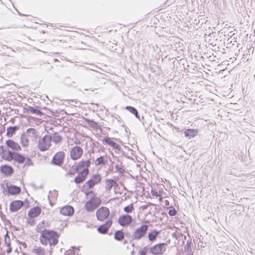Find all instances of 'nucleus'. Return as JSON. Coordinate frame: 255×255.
<instances>
[{"label":"nucleus","instance_id":"f257e3e1","mask_svg":"<svg viewBox=\"0 0 255 255\" xmlns=\"http://www.w3.org/2000/svg\"><path fill=\"white\" fill-rule=\"evenodd\" d=\"M5 144L0 146V155L2 159L8 161L12 160L13 166L22 171L33 166V163L29 157L16 152L21 150L18 143L12 139H8Z\"/></svg>","mask_w":255,"mask_h":255},{"label":"nucleus","instance_id":"f03ea898","mask_svg":"<svg viewBox=\"0 0 255 255\" xmlns=\"http://www.w3.org/2000/svg\"><path fill=\"white\" fill-rule=\"evenodd\" d=\"M59 235L56 231L44 229L41 232L40 237V243L44 245H47L49 244L50 246H55L58 244Z\"/></svg>","mask_w":255,"mask_h":255},{"label":"nucleus","instance_id":"7ed1b4c3","mask_svg":"<svg viewBox=\"0 0 255 255\" xmlns=\"http://www.w3.org/2000/svg\"><path fill=\"white\" fill-rule=\"evenodd\" d=\"M52 137L51 135L47 134L39 138L38 143V148L41 151L47 150L51 145Z\"/></svg>","mask_w":255,"mask_h":255},{"label":"nucleus","instance_id":"20e7f679","mask_svg":"<svg viewBox=\"0 0 255 255\" xmlns=\"http://www.w3.org/2000/svg\"><path fill=\"white\" fill-rule=\"evenodd\" d=\"M148 226L142 225L140 227L136 228L132 233L131 238L132 240H139L143 238L146 234Z\"/></svg>","mask_w":255,"mask_h":255},{"label":"nucleus","instance_id":"39448f33","mask_svg":"<svg viewBox=\"0 0 255 255\" xmlns=\"http://www.w3.org/2000/svg\"><path fill=\"white\" fill-rule=\"evenodd\" d=\"M167 245L165 243H159L150 247L149 253L153 255L162 254L165 251Z\"/></svg>","mask_w":255,"mask_h":255},{"label":"nucleus","instance_id":"423d86ee","mask_svg":"<svg viewBox=\"0 0 255 255\" xmlns=\"http://www.w3.org/2000/svg\"><path fill=\"white\" fill-rule=\"evenodd\" d=\"M65 154L63 151L57 152L53 157L51 163L52 164L61 166L64 163Z\"/></svg>","mask_w":255,"mask_h":255},{"label":"nucleus","instance_id":"0eeeda50","mask_svg":"<svg viewBox=\"0 0 255 255\" xmlns=\"http://www.w3.org/2000/svg\"><path fill=\"white\" fill-rule=\"evenodd\" d=\"M110 215L109 208L106 207H102L98 209L96 212V217L98 220L103 221L107 219Z\"/></svg>","mask_w":255,"mask_h":255},{"label":"nucleus","instance_id":"6e6552de","mask_svg":"<svg viewBox=\"0 0 255 255\" xmlns=\"http://www.w3.org/2000/svg\"><path fill=\"white\" fill-rule=\"evenodd\" d=\"M83 153V149L80 146H75L73 147L70 150V157L73 160H77L81 157Z\"/></svg>","mask_w":255,"mask_h":255},{"label":"nucleus","instance_id":"1a4fd4ad","mask_svg":"<svg viewBox=\"0 0 255 255\" xmlns=\"http://www.w3.org/2000/svg\"><path fill=\"white\" fill-rule=\"evenodd\" d=\"M132 221V217L130 215L125 214L120 216L118 223L122 227H126L129 226Z\"/></svg>","mask_w":255,"mask_h":255},{"label":"nucleus","instance_id":"9d476101","mask_svg":"<svg viewBox=\"0 0 255 255\" xmlns=\"http://www.w3.org/2000/svg\"><path fill=\"white\" fill-rule=\"evenodd\" d=\"M24 205V202L21 200H14L9 205V210L11 212H15L20 210Z\"/></svg>","mask_w":255,"mask_h":255},{"label":"nucleus","instance_id":"9b49d317","mask_svg":"<svg viewBox=\"0 0 255 255\" xmlns=\"http://www.w3.org/2000/svg\"><path fill=\"white\" fill-rule=\"evenodd\" d=\"M6 194L8 195H15L19 194L21 191L20 187L14 185L6 184Z\"/></svg>","mask_w":255,"mask_h":255},{"label":"nucleus","instance_id":"f8f14e48","mask_svg":"<svg viewBox=\"0 0 255 255\" xmlns=\"http://www.w3.org/2000/svg\"><path fill=\"white\" fill-rule=\"evenodd\" d=\"M112 223L113 221L112 220L110 219L107 221L105 224L100 226L98 228L97 231L100 234H106L109 231V228L111 227Z\"/></svg>","mask_w":255,"mask_h":255},{"label":"nucleus","instance_id":"ddd939ff","mask_svg":"<svg viewBox=\"0 0 255 255\" xmlns=\"http://www.w3.org/2000/svg\"><path fill=\"white\" fill-rule=\"evenodd\" d=\"M0 171L6 176H10L13 173L14 169L11 166L5 164L0 167Z\"/></svg>","mask_w":255,"mask_h":255},{"label":"nucleus","instance_id":"4468645a","mask_svg":"<svg viewBox=\"0 0 255 255\" xmlns=\"http://www.w3.org/2000/svg\"><path fill=\"white\" fill-rule=\"evenodd\" d=\"M26 134L28 137L34 141L37 140L39 136V132L33 128H29L26 130Z\"/></svg>","mask_w":255,"mask_h":255},{"label":"nucleus","instance_id":"2eb2a0df","mask_svg":"<svg viewBox=\"0 0 255 255\" xmlns=\"http://www.w3.org/2000/svg\"><path fill=\"white\" fill-rule=\"evenodd\" d=\"M74 212V208L70 205L62 207L60 210V213L64 216H71Z\"/></svg>","mask_w":255,"mask_h":255},{"label":"nucleus","instance_id":"dca6fc26","mask_svg":"<svg viewBox=\"0 0 255 255\" xmlns=\"http://www.w3.org/2000/svg\"><path fill=\"white\" fill-rule=\"evenodd\" d=\"M41 209L39 207H34L31 208L28 212V216L30 218L38 217L41 213Z\"/></svg>","mask_w":255,"mask_h":255},{"label":"nucleus","instance_id":"f3484780","mask_svg":"<svg viewBox=\"0 0 255 255\" xmlns=\"http://www.w3.org/2000/svg\"><path fill=\"white\" fill-rule=\"evenodd\" d=\"M19 129V127L17 126L8 127L6 129V136L8 137H11Z\"/></svg>","mask_w":255,"mask_h":255},{"label":"nucleus","instance_id":"a211bd4d","mask_svg":"<svg viewBox=\"0 0 255 255\" xmlns=\"http://www.w3.org/2000/svg\"><path fill=\"white\" fill-rule=\"evenodd\" d=\"M91 164V161L89 159L88 160H82L80 161L78 164L77 165V166L78 168L80 169H85V168H87V169H89V167H90Z\"/></svg>","mask_w":255,"mask_h":255},{"label":"nucleus","instance_id":"6ab92c4d","mask_svg":"<svg viewBox=\"0 0 255 255\" xmlns=\"http://www.w3.org/2000/svg\"><path fill=\"white\" fill-rule=\"evenodd\" d=\"M159 233L160 232L157 231L156 230H152L150 232L148 233V240L151 242L155 241L156 240Z\"/></svg>","mask_w":255,"mask_h":255},{"label":"nucleus","instance_id":"aec40b11","mask_svg":"<svg viewBox=\"0 0 255 255\" xmlns=\"http://www.w3.org/2000/svg\"><path fill=\"white\" fill-rule=\"evenodd\" d=\"M116 184V181L113 179H106L105 180V189L107 191H110L113 186Z\"/></svg>","mask_w":255,"mask_h":255},{"label":"nucleus","instance_id":"412c9836","mask_svg":"<svg viewBox=\"0 0 255 255\" xmlns=\"http://www.w3.org/2000/svg\"><path fill=\"white\" fill-rule=\"evenodd\" d=\"M198 131V129H187L184 131V134L185 136L190 138L196 135Z\"/></svg>","mask_w":255,"mask_h":255},{"label":"nucleus","instance_id":"4be33fe9","mask_svg":"<svg viewBox=\"0 0 255 255\" xmlns=\"http://www.w3.org/2000/svg\"><path fill=\"white\" fill-rule=\"evenodd\" d=\"M28 112H30L32 114H36L37 115H40L42 114V112L39 110L38 106L35 107L32 106H28L26 108Z\"/></svg>","mask_w":255,"mask_h":255},{"label":"nucleus","instance_id":"5701e85b","mask_svg":"<svg viewBox=\"0 0 255 255\" xmlns=\"http://www.w3.org/2000/svg\"><path fill=\"white\" fill-rule=\"evenodd\" d=\"M125 237V234L122 230L116 231L114 234V239L118 241H122Z\"/></svg>","mask_w":255,"mask_h":255},{"label":"nucleus","instance_id":"b1692460","mask_svg":"<svg viewBox=\"0 0 255 255\" xmlns=\"http://www.w3.org/2000/svg\"><path fill=\"white\" fill-rule=\"evenodd\" d=\"M125 109L131 114H133L137 119L140 120L138 111L135 108L132 106H127L126 107Z\"/></svg>","mask_w":255,"mask_h":255},{"label":"nucleus","instance_id":"393cba45","mask_svg":"<svg viewBox=\"0 0 255 255\" xmlns=\"http://www.w3.org/2000/svg\"><path fill=\"white\" fill-rule=\"evenodd\" d=\"M85 208L88 212H90L94 211L96 209V207L92 204V201L90 200L85 204Z\"/></svg>","mask_w":255,"mask_h":255},{"label":"nucleus","instance_id":"a878e982","mask_svg":"<svg viewBox=\"0 0 255 255\" xmlns=\"http://www.w3.org/2000/svg\"><path fill=\"white\" fill-rule=\"evenodd\" d=\"M51 137H52V140L56 144L61 142L62 140V137L57 133H55L53 135H51Z\"/></svg>","mask_w":255,"mask_h":255},{"label":"nucleus","instance_id":"bb28decb","mask_svg":"<svg viewBox=\"0 0 255 255\" xmlns=\"http://www.w3.org/2000/svg\"><path fill=\"white\" fill-rule=\"evenodd\" d=\"M84 120L90 127L95 128H98V123L93 120H90L86 118H85Z\"/></svg>","mask_w":255,"mask_h":255},{"label":"nucleus","instance_id":"cd10ccee","mask_svg":"<svg viewBox=\"0 0 255 255\" xmlns=\"http://www.w3.org/2000/svg\"><path fill=\"white\" fill-rule=\"evenodd\" d=\"M107 161L105 159L104 156H101L100 157L97 158L95 161L96 165H105L107 163Z\"/></svg>","mask_w":255,"mask_h":255},{"label":"nucleus","instance_id":"c85d7f7f","mask_svg":"<svg viewBox=\"0 0 255 255\" xmlns=\"http://www.w3.org/2000/svg\"><path fill=\"white\" fill-rule=\"evenodd\" d=\"M89 173V169H87V168H85V169H83L81 172H79L78 175H79L83 179L85 180Z\"/></svg>","mask_w":255,"mask_h":255},{"label":"nucleus","instance_id":"c756f323","mask_svg":"<svg viewBox=\"0 0 255 255\" xmlns=\"http://www.w3.org/2000/svg\"><path fill=\"white\" fill-rule=\"evenodd\" d=\"M90 201H92V204L97 208L101 204V200L99 197H92Z\"/></svg>","mask_w":255,"mask_h":255},{"label":"nucleus","instance_id":"7c9ffc66","mask_svg":"<svg viewBox=\"0 0 255 255\" xmlns=\"http://www.w3.org/2000/svg\"><path fill=\"white\" fill-rule=\"evenodd\" d=\"M32 253H35L38 255H44L45 250L41 247H38L33 249Z\"/></svg>","mask_w":255,"mask_h":255},{"label":"nucleus","instance_id":"2f4dec72","mask_svg":"<svg viewBox=\"0 0 255 255\" xmlns=\"http://www.w3.org/2000/svg\"><path fill=\"white\" fill-rule=\"evenodd\" d=\"M90 179L93 180L95 184L100 183L101 180V177L98 174H93Z\"/></svg>","mask_w":255,"mask_h":255},{"label":"nucleus","instance_id":"473e14b6","mask_svg":"<svg viewBox=\"0 0 255 255\" xmlns=\"http://www.w3.org/2000/svg\"><path fill=\"white\" fill-rule=\"evenodd\" d=\"M134 210L133 205L131 203L129 205L126 206L124 208V211L127 214H129L132 212V211Z\"/></svg>","mask_w":255,"mask_h":255},{"label":"nucleus","instance_id":"72a5a7b5","mask_svg":"<svg viewBox=\"0 0 255 255\" xmlns=\"http://www.w3.org/2000/svg\"><path fill=\"white\" fill-rule=\"evenodd\" d=\"M103 141L107 143V144L112 146L113 144L115 143V141L112 140L111 137H105L103 139Z\"/></svg>","mask_w":255,"mask_h":255},{"label":"nucleus","instance_id":"f704fd0d","mask_svg":"<svg viewBox=\"0 0 255 255\" xmlns=\"http://www.w3.org/2000/svg\"><path fill=\"white\" fill-rule=\"evenodd\" d=\"M89 188L87 187L86 185H84L82 187V191L84 192L86 196L89 195L90 194L94 195V192L92 190L87 191Z\"/></svg>","mask_w":255,"mask_h":255},{"label":"nucleus","instance_id":"c9c22d12","mask_svg":"<svg viewBox=\"0 0 255 255\" xmlns=\"http://www.w3.org/2000/svg\"><path fill=\"white\" fill-rule=\"evenodd\" d=\"M85 185H87L88 188L89 189L92 188L96 185L92 180L90 179L85 183Z\"/></svg>","mask_w":255,"mask_h":255},{"label":"nucleus","instance_id":"e433bc0d","mask_svg":"<svg viewBox=\"0 0 255 255\" xmlns=\"http://www.w3.org/2000/svg\"><path fill=\"white\" fill-rule=\"evenodd\" d=\"M149 249L150 247H148L147 246L143 248L142 250L140 251V255H146V254L149 252Z\"/></svg>","mask_w":255,"mask_h":255},{"label":"nucleus","instance_id":"4c0bfd02","mask_svg":"<svg viewBox=\"0 0 255 255\" xmlns=\"http://www.w3.org/2000/svg\"><path fill=\"white\" fill-rule=\"evenodd\" d=\"M177 213V211L173 207H171L168 211V214L170 216H175Z\"/></svg>","mask_w":255,"mask_h":255},{"label":"nucleus","instance_id":"58836bf2","mask_svg":"<svg viewBox=\"0 0 255 255\" xmlns=\"http://www.w3.org/2000/svg\"><path fill=\"white\" fill-rule=\"evenodd\" d=\"M85 180L83 179L79 175H78L74 179V182L76 184H80L83 182Z\"/></svg>","mask_w":255,"mask_h":255},{"label":"nucleus","instance_id":"ea45409f","mask_svg":"<svg viewBox=\"0 0 255 255\" xmlns=\"http://www.w3.org/2000/svg\"><path fill=\"white\" fill-rule=\"evenodd\" d=\"M115 168L117 171L120 172V173H123L125 172V170L123 168L121 167V165L119 164H116L115 165Z\"/></svg>","mask_w":255,"mask_h":255},{"label":"nucleus","instance_id":"a19ab883","mask_svg":"<svg viewBox=\"0 0 255 255\" xmlns=\"http://www.w3.org/2000/svg\"><path fill=\"white\" fill-rule=\"evenodd\" d=\"M79 170V169L78 168L77 165H76L75 166H73L70 170V174H74V173L77 172Z\"/></svg>","mask_w":255,"mask_h":255},{"label":"nucleus","instance_id":"79ce46f5","mask_svg":"<svg viewBox=\"0 0 255 255\" xmlns=\"http://www.w3.org/2000/svg\"><path fill=\"white\" fill-rule=\"evenodd\" d=\"M74 254V251L73 250H69L68 251H66L64 255H73Z\"/></svg>","mask_w":255,"mask_h":255},{"label":"nucleus","instance_id":"37998d69","mask_svg":"<svg viewBox=\"0 0 255 255\" xmlns=\"http://www.w3.org/2000/svg\"><path fill=\"white\" fill-rule=\"evenodd\" d=\"M112 147L115 149H117L118 150H121V146L117 143L115 142L113 145L112 146Z\"/></svg>","mask_w":255,"mask_h":255},{"label":"nucleus","instance_id":"c03bdc74","mask_svg":"<svg viewBox=\"0 0 255 255\" xmlns=\"http://www.w3.org/2000/svg\"><path fill=\"white\" fill-rule=\"evenodd\" d=\"M4 242L7 246H10L11 243L9 238H4Z\"/></svg>","mask_w":255,"mask_h":255},{"label":"nucleus","instance_id":"a18cd8bd","mask_svg":"<svg viewBox=\"0 0 255 255\" xmlns=\"http://www.w3.org/2000/svg\"><path fill=\"white\" fill-rule=\"evenodd\" d=\"M26 223L27 224L30 225L31 226H34L35 224V222L34 220L28 219L26 221Z\"/></svg>","mask_w":255,"mask_h":255},{"label":"nucleus","instance_id":"49530a36","mask_svg":"<svg viewBox=\"0 0 255 255\" xmlns=\"http://www.w3.org/2000/svg\"><path fill=\"white\" fill-rule=\"evenodd\" d=\"M8 248L6 250V253L7 254H10L12 252V248L10 247V246H7Z\"/></svg>","mask_w":255,"mask_h":255},{"label":"nucleus","instance_id":"de8ad7c7","mask_svg":"<svg viewBox=\"0 0 255 255\" xmlns=\"http://www.w3.org/2000/svg\"><path fill=\"white\" fill-rule=\"evenodd\" d=\"M190 247L189 246H187V245H186V246H185V251H188L189 250H191V249H190Z\"/></svg>","mask_w":255,"mask_h":255},{"label":"nucleus","instance_id":"09e8293b","mask_svg":"<svg viewBox=\"0 0 255 255\" xmlns=\"http://www.w3.org/2000/svg\"><path fill=\"white\" fill-rule=\"evenodd\" d=\"M22 144L23 146H25L27 145V143H23V142H22Z\"/></svg>","mask_w":255,"mask_h":255},{"label":"nucleus","instance_id":"8fccbe9b","mask_svg":"<svg viewBox=\"0 0 255 255\" xmlns=\"http://www.w3.org/2000/svg\"><path fill=\"white\" fill-rule=\"evenodd\" d=\"M4 238H9L7 233L5 234Z\"/></svg>","mask_w":255,"mask_h":255},{"label":"nucleus","instance_id":"3c124183","mask_svg":"<svg viewBox=\"0 0 255 255\" xmlns=\"http://www.w3.org/2000/svg\"><path fill=\"white\" fill-rule=\"evenodd\" d=\"M127 242H127V241L125 240V241H124V244H127Z\"/></svg>","mask_w":255,"mask_h":255},{"label":"nucleus","instance_id":"603ef678","mask_svg":"<svg viewBox=\"0 0 255 255\" xmlns=\"http://www.w3.org/2000/svg\"><path fill=\"white\" fill-rule=\"evenodd\" d=\"M9 49L12 51V52H14V50H13L12 48H10Z\"/></svg>","mask_w":255,"mask_h":255},{"label":"nucleus","instance_id":"864d4df0","mask_svg":"<svg viewBox=\"0 0 255 255\" xmlns=\"http://www.w3.org/2000/svg\"><path fill=\"white\" fill-rule=\"evenodd\" d=\"M131 254L134 255V251L131 252Z\"/></svg>","mask_w":255,"mask_h":255},{"label":"nucleus","instance_id":"5fc2aeb1","mask_svg":"<svg viewBox=\"0 0 255 255\" xmlns=\"http://www.w3.org/2000/svg\"><path fill=\"white\" fill-rule=\"evenodd\" d=\"M152 195H156V196H157V194H154V193H153L152 192Z\"/></svg>","mask_w":255,"mask_h":255},{"label":"nucleus","instance_id":"6e6d98bb","mask_svg":"<svg viewBox=\"0 0 255 255\" xmlns=\"http://www.w3.org/2000/svg\"><path fill=\"white\" fill-rule=\"evenodd\" d=\"M23 245H24V246H25V247H26V244H25V243H23Z\"/></svg>","mask_w":255,"mask_h":255},{"label":"nucleus","instance_id":"4d7b16f0","mask_svg":"<svg viewBox=\"0 0 255 255\" xmlns=\"http://www.w3.org/2000/svg\"><path fill=\"white\" fill-rule=\"evenodd\" d=\"M132 246L134 247V244L133 243L132 245Z\"/></svg>","mask_w":255,"mask_h":255},{"label":"nucleus","instance_id":"13d9d810","mask_svg":"<svg viewBox=\"0 0 255 255\" xmlns=\"http://www.w3.org/2000/svg\"><path fill=\"white\" fill-rule=\"evenodd\" d=\"M72 248H73V249H76V247H72Z\"/></svg>","mask_w":255,"mask_h":255},{"label":"nucleus","instance_id":"bf43d9fd","mask_svg":"<svg viewBox=\"0 0 255 255\" xmlns=\"http://www.w3.org/2000/svg\"><path fill=\"white\" fill-rule=\"evenodd\" d=\"M143 207L144 209H145L147 207L146 206V207L143 206Z\"/></svg>","mask_w":255,"mask_h":255},{"label":"nucleus","instance_id":"052dcab7","mask_svg":"<svg viewBox=\"0 0 255 255\" xmlns=\"http://www.w3.org/2000/svg\"><path fill=\"white\" fill-rule=\"evenodd\" d=\"M184 239L186 240V236H184Z\"/></svg>","mask_w":255,"mask_h":255}]
</instances>
